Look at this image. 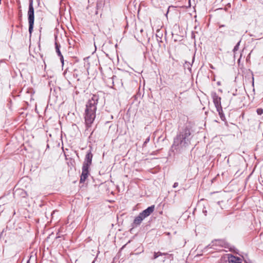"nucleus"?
<instances>
[{"instance_id": "f257e3e1", "label": "nucleus", "mask_w": 263, "mask_h": 263, "mask_svg": "<svg viewBox=\"0 0 263 263\" xmlns=\"http://www.w3.org/2000/svg\"><path fill=\"white\" fill-rule=\"evenodd\" d=\"M99 97L92 95L87 102L85 110V120L87 125H90L93 122L96 118V111Z\"/></svg>"}, {"instance_id": "f03ea898", "label": "nucleus", "mask_w": 263, "mask_h": 263, "mask_svg": "<svg viewBox=\"0 0 263 263\" xmlns=\"http://www.w3.org/2000/svg\"><path fill=\"white\" fill-rule=\"evenodd\" d=\"M191 132L189 128H185L174 139L172 148L177 151H180L190 144Z\"/></svg>"}, {"instance_id": "7ed1b4c3", "label": "nucleus", "mask_w": 263, "mask_h": 263, "mask_svg": "<svg viewBox=\"0 0 263 263\" xmlns=\"http://www.w3.org/2000/svg\"><path fill=\"white\" fill-rule=\"evenodd\" d=\"M92 154L91 152H88L86 155L84 162L83 164L82 174L80 178V182H84L88 176L89 168L91 164Z\"/></svg>"}, {"instance_id": "20e7f679", "label": "nucleus", "mask_w": 263, "mask_h": 263, "mask_svg": "<svg viewBox=\"0 0 263 263\" xmlns=\"http://www.w3.org/2000/svg\"><path fill=\"white\" fill-rule=\"evenodd\" d=\"M28 22H29V32L31 34L33 30L34 24V8L33 7V0H29V10L28 11Z\"/></svg>"}, {"instance_id": "39448f33", "label": "nucleus", "mask_w": 263, "mask_h": 263, "mask_svg": "<svg viewBox=\"0 0 263 263\" xmlns=\"http://www.w3.org/2000/svg\"><path fill=\"white\" fill-rule=\"evenodd\" d=\"M212 98L214 104L216 108L217 111L218 112L221 118L222 115V109L221 105V98L219 97L216 93H212Z\"/></svg>"}, {"instance_id": "423d86ee", "label": "nucleus", "mask_w": 263, "mask_h": 263, "mask_svg": "<svg viewBox=\"0 0 263 263\" xmlns=\"http://www.w3.org/2000/svg\"><path fill=\"white\" fill-rule=\"evenodd\" d=\"M224 247L225 248H227L229 247V245L224 240L222 239H217L213 241L208 247H210L211 248H213L214 249H217L215 248L216 247Z\"/></svg>"}, {"instance_id": "0eeeda50", "label": "nucleus", "mask_w": 263, "mask_h": 263, "mask_svg": "<svg viewBox=\"0 0 263 263\" xmlns=\"http://www.w3.org/2000/svg\"><path fill=\"white\" fill-rule=\"evenodd\" d=\"M155 209V205H153L149 207H148L146 209L143 211L140 214L141 215L145 218L146 217H148L152 214Z\"/></svg>"}, {"instance_id": "6e6552de", "label": "nucleus", "mask_w": 263, "mask_h": 263, "mask_svg": "<svg viewBox=\"0 0 263 263\" xmlns=\"http://www.w3.org/2000/svg\"><path fill=\"white\" fill-rule=\"evenodd\" d=\"M241 259L233 255H229V263H241Z\"/></svg>"}, {"instance_id": "1a4fd4ad", "label": "nucleus", "mask_w": 263, "mask_h": 263, "mask_svg": "<svg viewBox=\"0 0 263 263\" xmlns=\"http://www.w3.org/2000/svg\"><path fill=\"white\" fill-rule=\"evenodd\" d=\"M145 219L140 213L138 216L135 217L133 224L134 227H137L141 224L143 220Z\"/></svg>"}, {"instance_id": "9d476101", "label": "nucleus", "mask_w": 263, "mask_h": 263, "mask_svg": "<svg viewBox=\"0 0 263 263\" xmlns=\"http://www.w3.org/2000/svg\"><path fill=\"white\" fill-rule=\"evenodd\" d=\"M16 192H17L18 194H20L23 197H25L27 195L26 192L22 189L17 190L16 191Z\"/></svg>"}, {"instance_id": "9b49d317", "label": "nucleus", "mask_w": 263, "mask_h": 263, "mask_svg": "<svg viewBox=\"0 0 263 263\" xmlns=\"http://www.w3.org/2000/svg\"><path fill=\"white\" fill-rule=\"evenodd\" d=\"M55 49H56L57 53H58L59 56L61 55L62 54L60 50V46L59 45H58L57 43H55Z\"/></svg>"}, {"instance_id": "f8f14e48", "label": "nucleus", "mask_w": 263, "mask_h": 263, "mask_svg": "<svg viewBox=\"0 0 263 263\" xmlns=\"http://www.w3.org/2000/svg\"><path fill=\"white\" fill-rule=\"evenodd\" d=\"M240 41H239V42H238L237 43V44L235 46L234 49H233V52L235 53L236 51H237L238 50V48H239V45H240Z\"/></svg>"}, {"instance_id": "ddd939ff", "label": "nucleus", "mask_w": 263, "mask_h": 263, "mask_svg": "<svg viewBox=\"0 0 263 263\" xmlns=\"http://www.w3.org/2000/svg\"><path fill=\"white\" fill-rule=\"evenodd\" d=\"M256 111L258 115H261L263 114V109L262 108H258Z\"/></svg>"}, {"instance_id": "4468645a", "label": "nucleus", "mask_w": 263, "mask_h": 263, "mask_svg": "<svg viewBox=\"0 0 263 263\" xmlns=\"http://www.w3.org/2000/svg\"><path fill=\"white\" fill-rule=\"evenodd\" d=\"M149 140H150V138L149 137H147L145 142H144V145H146V143H147L149 141Z\"/></svg>"}, {"instance_id": "2eb2a0df", "label": "nucleus", "mask_w": 263, "mask_h": 263, "mask_svg": "<svg viewBox=\"0 0 263 263\" xmlns=\"http://www.w3.org/2000/svg\"><path fill=\"white\" fill-rule=\"evenodd\" d=\"M202 212L204 214L205 216H206V215H207V211L206 210L205 208H204L203 209Z\"/></svg>"}, {"instance_id": "dca6fc26", "label": "nucleus", "mask_w": 263, "mask_h": 263, "mask_svg": "<svg viewBox=\"0 0 263 263\" xmlns=\"http://www.w3.org/2000/svg\"><path fill=\"white\" fill-rule=\"evenodd\" d=\"M59 57H60V60H61V62L62 63V64H63V63H64V58H63V55H60Z\"/></svg>"}, {"instance_id": "f3484780", "label": "nucleus", "mask_w": 263, "mask_h": 263, "mask_svg": "<svg viewBox=\"0 0 263 263\" xmlns=\"http://www.w3.org/2000/svg\"><path fill=\"white\" fill-rule=\"evenodd\" d=\"M178 185V182H175V183H174V185H173V187H174V188H175V187H176Z\"/></svg>"}, {"instance_id": "a211bd4d", "label": "nucleus", "mask_w": 263, "mask_h": 263, "mask_svg": "<svg viewBox=\"0 0 263 263\" xmlns=\"http://www.w3.org/2000/svg\"><path fill=\"white\" fill-rule=\"evenodd\" d=\"M159 256L158 253H155L154 254V258H156Z\"/></svg>"}, {"instance_id": "6ab92c4d", "label": "nucleus", "mask_w": 263, "mask_h": 263, "mask_svg": "<svg viewBox=\"0 0 263 263\" xmlns=\"http://www.w3.org/2000/svg\"><path fill=\"white\" fill-rule=\"evenodd\" d=\"M186 65L189 66V65H190V63H187V62H185V64L184 66L185 67Z\"/></svg>"}, {"instance_id": "aec40b11", "label": "nucleus", "mask_w": 263, "mask_h": 263, "mask_svg": "<svg viewBox=\"0 0 263 263\" xmlns=\"http://www.w3.org/2000/svg\"><path fill=\"white\" fill-rule=\"evenodd\" d=\"M224 26V25H221V26H220L219 28H220L223 27Z\"/></svg>"}, {"instance_id": "412c9836", "label": "nucleus", "mask_w": 263, "mask_h": 263, "mask_svg": "<svg viewBox=\"0 0 263 263\" xmlns=\"http://www.w3.org/2000/svg\"><path fill=\"white\" fill-rule=\"evenodd\" d=\"M27 263H29V260H28Z\"/></svg>"}, {"instance_id": "4be33fe9", "label": "nucleus", "mask_w": 263, "mask_h": 263, "mask_svg": "<svg viewBox=\"0 0 263 263\" xmlns=\"http://www.w3.org/2000/svg\"><path fill=\"white\" fill-rule=\"evenodd\" d=\"M1 1H2V0H0V4H1Z\"/></svg>"}]
</instances>
